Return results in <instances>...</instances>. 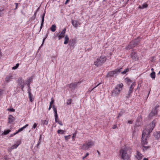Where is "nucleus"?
I'll return each mask as SVG.
<instances>
[{"instance_id": "nucleus-12", "label": "nucleus", "mask_w": 160, "mask_h": 160, "mask_svg": "<svg viewBox=\"0 0 160 160\" xmlns=\"http://www.w3.org/2000/svg\"><path fill=\"white\" fill-rule=\"evenodd\" d=\"M79 83V82L71 83L68 85L69 87L70 88H71L72 90L74 89Z\"/></svg>"}, {"instance_id": "nucleus-11", "label": "nucleus", "mask_w": 160, "mask_h": 160, "mask_svg": "<svg viewBox=\"0 0 160 160\" xmlns=\"http://www.w3.org/2000/svg\"><path fill=\"white\" fill-rule=\"evenodd\" d=\"M66 30V28H64L60 33L58 35V38L59 40H60L64 37L65 35Z\"/></svg>"}, {"instance_id": "nucleus-56", "label": "nucleus", "mask_w": 160, "mask_h": 160, "mask_svg": "<svg viewBox=\"0 0 160 160\" xmlns=\"http://www.w3.org/2000/svg\"><path fill=\"white\" fill-rule=\"evenodd\" d=\"M143 160H148V158H144L143 159Z\"/></svg>"}, {"instance_id": "nucleus-19", "label": "nucleus", "mask_w": 160, "mask_h": 160, "mask_svg": "<svg viewBox=\"0 0 160 160\" xmlns=\"http://www.w3.org/2000/svg\"><path fill=\"white\" fill-rule=\"evenodd\" d=\"M28 93L30 101L31 102H32L33 101V96H32L31 92L29 91H28Z\"/></svg>"}, {"instance_id": "nucleus-25", "label": "nucleus", "mask_w": 160, "mask_h": 160, "mask_svg": "<svg viewBox=\"0 0 160 160\" xmlns=\"http://www.w3.org/2000/svg\"><path fill=\"white\" fill-rule=\"evenodd\" d=\"M45 15V13H44L43 14V15L42 17V22H41V26H40V29H42V26L43 24V22H44V18Z\"/></svg>"}, {"instance_id": "nucleus-13", "label": "nucleus", "mask_w": 160, "mask_h": 160, "mask_svg": "<svg viewBox=\"0 0 160 160\" xmlns=\"http://www.w3.org/2000/svg\"><path fill=\"white\" fill-rule=\"evenodd\" d=\"M72 23L73 26L76 28H77L80 25V22L77 20H72Z\"/></svg>"}, {"instance_id": "nucleus-36", "label": "nucleus", "mask_w": 160, "mask_h": 160, "mask_svg": "<svg viewBox=\"0 0 160 160\" xmlns=\"http://www.w3.org/2000/svg\"><path fill=\"white\" fill-rule=\"evenodd\" d=\"M10 132V130H6L4 131V132H3V134L4 135H7Z\"/></svg>"}, {"instance_id": "nucleus-50", "label": "nucleus", "mask_w": 160, "mask_h": 160, "mask_svg": "<svg viewBox=\"0 0 160 160\" xmlns=\"http://www.w3.org/2000/svg\"><path fill=\"white\" fill-rule=\"evenodd\" d=\"M46 38H47V37H46V38H44L43 39V41H42V44L41 46L42 45H43V43H44V41H45V39H46Z\"/></svg>"}, {"instance_id": "nucleus-58", "label": "nucleus", "mask_w": 160, "mask_h": 160, "mask_svg": "<svg viewBox=\"0 0 160 160\" xmlns=\"http://www.w3.org/2000/svg\"><path fill=\"white\" fill-rule=\"evenodd\" d=\"M40 143H39V142H38V144H37V147H38V146H39V145H40Z\"/></svg>"}, {"instance_id": "nucleus-31", "label": "nucleus", "mask_w": 160, "mask_h": 160, "mask_svg": "<svg viewBox=\"0 0 160 160\" xmlns=\"http://www.w3.org/2000/svg\"><path fill=\"white\" fill-rule=\"evenodd\" d=\"M58 134H64L65 133V131L64 130L59 129L57 131Z\"/></svg>"}, {"instance_id": "nucleus-59", "label": "nucleus", "mask_w": 160, "mask_h": 160, "mask_svg": "<svg viewBox=\"0 0 160 160\" xmlns=\"http://www.w3.org/2000/svg\"><path fill=\"white\" fill-rule=\"evenodd\" d=\"M3 134V133H1V131L0 130V135H2Z\"/></svg>"}, {"instance_id": "nucleus-17", "label": "nucleus", "mask_w": 160, "mask_h": 160, "mask_svg": "<svg viewBox=\"0 0 160 160\" xmlns=\"http://www.w3.org/2000/svg\"><path fill=\"white\" fill-rule=\"evenodd\" d=\"M28 124H27L25 126L20 128L18 131H17L15 133H14V135H16L19 132H21L25 128L27 127L28 126Z\"/></svg>"}, {"instance_id": "nucleus-55", "label": "nucleus", "mask_w": 160, "mask_h": 160, "mask_svg": "<svg viewBox=\"0 0 160 160\" xmlns=\"http://www.w3.org/2000/svg\"><path fill=\"white\" fill-rule=\"evenodd\" d=\"M121 115H122V114H121L120 113H119L118 115V118L119 117H120Z\"/></svg>"}, {"instance_id": "nucleus-9", "label": "nucleus", "mask_w": 160, "mask_h": 160, "mask_svg": "<svg viewBox=\"0 0 160 160\" xmlns=\"http://www.w3.org/2000/svg\"><path fill=\"white\" fill-rule=\"evenodd\" d=\"M136 84L135 82H133L132 83L130 86V88L129 89V90L128 91V94L126 96V97L127 98H129L131 96V93L132 92L133 89L134 87L135 86Z\"/></svg>"}, {"instance_id": "nucleus-62", "label": "nucleus", "mask_w": 160, "mask_h": 160, "mask_svg": "<svg viewBox=\"0 0 160 160\" xmlns=\"http://www.w3.org/2000/svg\"><path fill=\"white\" fill-rule=\"evenodd\" d=\"M97 152L98 153L99 155L100 154V153L98 151V150L97 151Z\"/></svg>"}, {"instance_id": "nucleus-43", "label": "nucleus", "mask_w": 160, "mask_h": 160, "mask_svg": "<svg viewBox=\"0 0 160 160\" xmlns=\"http://www.w3.org/2000/svg\"><path fill=\"white\" fill-rule=\"evenodd\" d=\"M54 103V100L53 99H52V101H51V102H50V105H52L53 104V103Z\"/></svg>"}, {"instance_id": "nucleus-38", "label": "nucleus", "mask_w": 160, "mask_h": 160, "mask_svg": "<svg viewBox=\"0 0 160 160\" xmlns=\"http://www.w3.org/2000/svg\"><path fill=\"white\" fill-rule=\"evenodd\" d=\"M70 135L65 136L64 137H65V140L66 141H67L68 139H69L70 138Z\"/></svg>"}, {"instance_id": "nucleus-47", "label": "nucleus", "mask_w": 160, "mask_h": 160, "mask_svg": "<svg viewBox=\"0 0 160 160\" xmlns=\"http://www.w3.org/2000/svg\"><path fill=\"white\" fill-rule=\"evenodd\" d=\"M76 133H75L74 134H73L72 136V139H74V137L76 136Z\"/></svg>"}, {"instance_id": "nucleus-46", "label": "nucleus", "mask_w": 160, "mask_h": 160, "mask_svg": "<svg viewBox=\"0 0 160 160\" xmlns=\"http://www.w3.org/2000/svg\"><path fill=\"white\" fill-rule=\"evenodd\" d=\"M41 135H40L39 137V139L38 141V142L39 143H41Z\"/></svg>"}, {"instance_id": "nucleus-6", "label": "nucleus", "mask_w": 160, "mask_h": 160, "mask_svg": "<svg viewBox=\"0 0 160 160\" xmlns=\"http://www.w3.org/2000/svg\"><path fill=\"white\" fill-rule=\"evenodd\" d=\"M122 68H121L120 69H116L114 71H110L109 72L107 75V77H115L116 75L117 74V73L118 72H120L121 71Z\"/></svg>"}, {"instance_id": "nucleus-18", "label": "nucleus", "mask_w": 160, "mask_h": 160, "mask_svg": "<svg viewBox=\"0 0 160 160\" xmlns=\"http://www.w3.org/2000/svg\"><path fill=\"white\" fill-rule=\"evenodd\" d=\"M33 79V77H31L29 78L26 82V84H27L29 88H30V83L31 82V81Z\"/></svg>"}, {"instance_id": "nucleus-10", "label": "nucleus", "mask_w": 160, "mask_h": 160, "mask_svg": "<svg viewBox=\"0 0 160 160\" xmlns=\"http://www.w3.org/2000/svg\"><path fill=\"white\" fill-rule=\"evenodd\" d=\"M130 57L134 61H136L138 59V57L137 54L134 51L132 52L131 53L130 55Z\"/></svg>"}, {"instance_id": "nucleus-52", "label": "nucleus", "mask_w": 160, "mask_h": 160, "mask_svg": "<svg viewBox=\"0 0 160 160\" xmlns=\"http://www.w3.org/2000/svg\"><path fill=\"white\" fill-rule=\"evenodd\" d=\"M58 123L61 126H62L63 125L62 123L61 122H58Z\"/></svg>"}, {"instance_id": "nucleus-24", "label": "nucleus", "mask_w": 160, "mask_h": 160, "mask_svg": "<svg viewBox=\"0 0 160 160\" xmlns=\"http://www.w3.org/2000/svg\"><path fill=\"white\" fill-rule=\"evenodd\" d=\"M56 27L55 24L52 25L50 28V30L52 32H54L56 30Z\"/></svg>"}, {"instance_id": "nucleus-7", "label": "nucleus", "mask_w": 160, "mask_h": 160, "mask_svg": "<svg viewBox=\"0 0 160 160\" xmlns=\"http://www.w3.org/2000/svg\"><path fill=\"white\" fill-rule=\"evenodd\" d=\"M159 107V105H158L157 104L155 106V108H153L151 112L149 114V117L151 118L157 114L158 112L157 108Z\"/></svg>"}, {"instance_id": "nucleus-16", "label": "nucleus", "mask_w": 160, "mask_h": 160, "mask_svg": "<svg viewBox=\"0 0 160 160\" xmlns=\"http://www.w3.org/2000/svg\"><path fill=\"white\" fill-rule=\"evenodd\" d=\"M12 76L10 74L7 76L5 78V82L7 83L9 82L12 79Z\"/></svg>"}, {"instance_id": "nucleus-8", "label": "nucleus", "mask_w": 160, "mask_h": 160, "mask_svg": "<svg viewBox=\"0 0 160 160\" xmlns=\"http://www.w3.org/2000/svg\"><path fill=\"white\" fill-rule=\"evenodd\" d=\"M17 82L18 85L20 87L22 90H23L24 86L25 83L24 80H22V78H20L18 79Z\"/></svg>"}, {"instance_id": "nucleus-44", "label": "nucleus", "mask_w": 160, "mask_h": 160, "mask_svg": "<svg viewBox=\"0 0 160 160\" xmlns=\"http://www.w3.org/2000/svg\"><path fill=\"white\" fill-rule=\"evenodd\" d=\"M55 117V120L56 122H58V115H57V118H56V117Z\"/></svg>"}, {"instance_id": "nucleus-28", "label": "nucleus", "mask_w": 160, "mask_h": 160, "mask_svg": "<svg viewBox=\"0 0 160 160\" xmlns=\"http://www.w3.org/2000/svg\"><path fill=\"white\" fill-rule=\"evenodd\" d=\"M20 143V142H17V144H15L12 146V148H13V149L14 148H16L18 147Z\"/></svg>"}, {"instance_id": "nucleus-34", "label": "nucleus", "mask_w": 160, "mask_h": 160, "mask_svg": "<svg viewBox=\"0 0 160 160\" xmlns=\"http://www.w3.org/2000/svg\"><path fill=\"white\" fill-rule=\"evenodd\" d=\"M72 101V99H68L67 102V104L68 105H70L71 104Z\"/></svg>"}, {"instance_id": "nucleus-63", "label": "nucleus", "mask_w": 160, "mask_h": 160, "mask_svg": "<svg viewBox=\"0 0 160 160\" xmlns=\"http://www.w3.org/2000/svg\"><path fill=\"white\" fill-rule=\"evenodd\" d=\"M15 4L16 5V8H17V6H18V3H15Z\"/></svg>"}, {"instance_id": "nucleus-35", "label": "nucleus", "mask_w": 160, "mask_h": 160, "mask_svg": "<svg viewBox=\"0 0 160 160\" xmlns=\"http://www.w3.org/2000/svg\"><path fill=\"white\" fill-rule=\"evenodd\" d=\"M129 71V69L128 68H127L125 69L122 72V74H125L127 72Z\"/></svg>"}, {"instance_id": "nucleus-5", "label": "nucleus", "mask_w": 160, "mask_h": 160, "mask_svg": "<svg viewBox=\"0 0 160 160\" xmlns=\"http://www.w3.org/2000/svg\"><path fill=\"white\" fill-rule=\"evenodd\" d=\"M94 145V142L91 140H89L88 142H86L83 144L81 147L82 149L87 150L89 148L93 147Z\"/></svg>"}, {"instance_id": "nucleus-29", "label": "nucleus", "mask_w": 160, "mask_h": 160, "mask_svg": "<svg viewBox=\"0 0 160 160\" xmlns=\"http://www.w3.org/2000/svg\"><path fill=\"white\" fill-rule=\"evenodd\" d=\"M132 48H133V47L131 44V43H130V44L126 47L125 48L127 50H129Z\"/></svg>"}, {"instance_id": "nucleus-20", "label": "nucleus", "mask_w": 160, "mask_h": 160, "mask_svg": "<svg viewBox=\"0 0 160 160\" xmlns=\"http://www.w3.org/2000/svg\"><path fill=\"white\" fill-rule=\"evenodd\" d=\"M14 120V118L12 115H9L8 118V122L11 123Z\"/></svg>"}, {"instance_id": "nucleus-60", "label": "nucleus", "mask_w": 160, "mask_h": 160, "mask_svg": "<svg viewBox=\"0 0 160 160\" xmlns=\"http://www.w3.org/2000/svg\"><path fill=\"white\" fill-rule=\"evenodd\" d=\"M5 158L6 160H8V159L7 157H5Z\"/></svg>"}, {"instance_id": "nucleus-53", "label": "nucleus", "mask_w": 160, "mask_h": 160, "mask_svg": "<svg viewBox=\"0 0 160 160\" xmlns=\"http://www.w3.org/2000/svg\"><path fill=\"white\" fill-rule=\"evenodd\" d=\"M51 108H52L51 105H50L49 108H48V110H49L51 109Z\"/></svg>"}, {"instance_id": "nucleus-14", "label": "nucleus", "mask_w": 160, "mask_h": 160, "mask_svg": "<svg viewBox=\"0 0 160 160\" xmlns=\"http://www.w3.org/2000/svg\"><path fill=\"white\" fill-rule=\"evenodd\" d=\"M135 156L138 160H141L143 158V155L139 152L137 151Z\"/></svg>"}, {"instance_id": "nucleus-49", "label": "nucleus", "mask_w": 160, "mask_h": 160, "mask_svg": "<svg viewBox=\"0 0 160 160\" xmlns=\"http://www.w3.org/2000/svg\"><path fill=\"white\" fill-rule=\"evenodd\" d=\"M117 127V125H114L113 126L112 128H113V129H114L116 128Z\"/></svg>"}, {"instance_id": "nucleus-15", "label": "nucleus", "mask_w": 160, "mask_h": 160, "mask_svg": "<svg viewBox=\"0 0 160 160\" xmlns=\"http://www.w3.org/2000/svg\"><path fill=\"white\" fill-rule=\"evenodd\" d=\"M139 41L138 39L134 40L131 41L130 43L132 45L133 48L137 45L139 43Z\"/></svg>"}, {"instance_id": "nucleus-30", "label": "nucleus", "mask_w": 160, "mask_h": 160, "mask_svg": "<svg viewBox=\"0 0 160 160\" xmlns=\"http://www.w3.org/2000/svg\"><path fill=\"white\" fill-rule=\"evenodd\" d=\"M53 109L55 113V117H57L58 115L57 113V109L55 108L54 106H53Z\"/></svg>"}, {"instance_id": "nucleus-45", "label": "nucleus", "mask_w": 160, "mask_h": 160, "mask_svg": "<svg viewBox=\"0 0 160 160\" xmlns=\"http://www.w3.org/2000/svg\"><path fill=\"white\" fill-rule=\"evenodd\" d=\"M9 110L11 112H14L15 111V110L13 108H10L9 109Z\"/></svg>"}, {"instance_id": "nucleus-22", "label": "nucleus", "mask_w": 160, "mask_h": 160, "mask_svg": "<svg viewBox=\"0 0 160 160\" xmlns=\"http://www.w3.org/2000/svg\"><path fill=\"white\" fill-rule=\"evenodd\" d=\"M69 40V38L68 36L67 35L65 36V37L64 38V44H67L68 43Z\"/></svg>"}, {"instance_id": "nucleus-37", "label": "nucleus", "mask_w": 160, "mask_h": 160, "mask_svg": "<svg viewBox=\"0 0 160 160\" xmlns=\"http://www.w3.org/2000/svg\"><path fill=\"white\" fill-rule=\"evenodd\" d=\"M19 66V63H17L16 66L13 67L12 68V69H17Z\"/></svg>"}, {"instance_id": "nucleus-39", "label": "nucleus", "mask_w": 160, "mask_h": 160, "mask_svg": "<svg viewBox=\"0 0 160 160\" xmlns=\"http://www.w3.org/2000/svg\"><path fill=\"white\" fill-rule=\"evenodd\" d=\"M38 125V123H35L33 125L32 129H35L37 126Z\"/></svg>"}, {"instance_id": "nucleus-42", "label": "nucleus", "mask_w": 160, "mask_h": 160, "mask_svg": "<svg viewBox=\"0 0 160 160\" xmlns=\"http://www.w3.org/2000/svg\"><path fill=\"white\" fill-rule=\"evenodd\" d=\"M100 83H99L98 84L96 87H94V88H92L91 90H90V92H91L92 91L94 88H95L96 87H97L98 86Z\"/></svg>"}, {"instance_id": "nucleus-23", "label": "nucleus", "mask_w": 160, "mask_h": 160, "mask_svg": "<svg viewBox=\"0 0 160 160\" xmlns=\"http://www.w3.org/2000/svg\"><path fill=\"white\" fill-rule=\"evenodd\" d=\"M154 137L158 139L160 137V132H155L154 134Z\"/></svg>"}, {"instance_id": "nucleus-54", "label": "nucleus", "mask_w": 160, "mask_h": 160, "mask_svg": "<svg viewBox=\"0 0 160 160\" xmlns=\"http://www.w3.org/2000/svg\"><path fill=\"white\" fill-rule=\"evenodd\" d=\"M140 86H139V84H138V87H137V89H136V90L137 89H138V88H140Z\"/></svg>"}, {"instance_id": "nucleus-61", "label": "nucleus", "mask_w": 160, "mask_h": 160, "mask_svg": "<svg viewBox=\"0 0 160 160\" xmlns=\"http://www.w3.org/2000/svg\"><path fill=\"white\" fill-rule=\"evenodd\" d=\"M15 135H14V133L12 134H11L10 136V137H12L13 136Z\"/></svg>"}, {"instance_id": "nucleus-3", "label": "nucleus", "mask_w": 160, "mask_h": 160, "mask_svg": "<svg viewBox=\"0 0 160 160\" xmlns=\"http://www.w3.org/2000/svg\"><path fill=\"white\" fill-rule=\"evenodd\" d=\"M123 86V84L122 83L117 85L111 92V95L112 97H115L119 95L122 89Z\"/></svg>"}, {"instance_id": "nucleus-4", "label": "nucleus", "mask_w": 160, "mask_h": 160, "mask_svg": "<svg viewBox=\"0 0 160 160\" xmlns=\"http://www.w3.org/2000/svg\"><path fill=\"white\" fill-rule=\"evenodd\" d=\"M106 60V57L104 55H102L98 57L95 61L94 64L97 67L100 66L105 62Z\"/></svg>"}, {"instance_id": "nucleus-40", "label": "nucleus", "mask_w": 160, "mask_h": 160, "mask_svg": "<svg viewBox=\"0 0 160 160\" xmlns=\"http://www.w3.org/2000/svg\"><path fill=\"white\" fill-rule=\"evenodd\" d=\"M13 148H12V146H11L10 147V148H8V151L9 152H11L12 150H13Z\"/></svg>"}, {"instance_id": "nucleus-41", "label": "nucleus", "mask_w": 160, "mask_h": 160, "mask_svg": "<svg viewBox=\"0 0 160 160\" xmlns=\"http://www.w3.org/2000/svg\"><path fill=\"white\" fill-rule=\"evenodd\" d=\"M89 155V153H88H88H87L86 154V155H85L84 157H83L82 158V159H84V158H86L87 156H88V155Z\"/></svg>"}, {"instance_id": "nucleus-57", "label": "nucleus", "mask_w": 160, "mask_h": 160, "mask_svg": "<svg viewBox=\"0 0 160 160\" xmlns=\"http://www.w3.org/2000/svg\"><path fill=\"white\" fill-rule=\"evenodd\" d=\"M150 91V89L149 90V91H148V97L149 96V95Z\"/></svg>"}, {"instance_id": "nucleus-26", "label": "nucleus", "mask_w": 160, "mask_h": 160, "mask_svg": "<svg viewBox=\"0 0 160 160\" xmlns=\"http://www.w3.org/2000/svg\"><path fill=\"white\" fill-rule=\"evenodd\" d=\"M148 4L146 3H144L141 6H139V8L141 9H143L147 7Z\"/></svg>"}, {"instance_id": "nucleus-33", "label": "nucleus", "mask_w": 160, "mask_h": 160, "mask_svg": "<svg viewBox=\"0 0 160 160\" xmlns=\"http://www.w3.org/2000/svg\"><path fill=\"white\" fill-rule=\"evenodd\" d=\"M48 122L46 120H43L41 121L42 124L43 125H47Z\"/></svg>"}, {"instance_id": "nucleus-27", "label": "nucleus", "mask_w": 160, "mask_h": 160, "mask_svg": "<svg viewBox=\"0 0 160 160\" xmlns=\"http://www.w3.org/2000/svg\"><path fill=\"white\" fill-rule=\"evenodd\" d=\"M150 76L152 79H154L155 78L156 76L155 72H152V73H150Z\"/></svg>"}, {"instance_id": "nucleus-21", "label": "nucleus", "mask_w": 160, "mask_h": 160, "mask_svg": "<svg viewBox=\"0 0 160 160\" xmlns=\"http://www.w3.org/2000/svg\"><path fill=\"white\" fill-rule=\"evenodd\" d=\"M125 82L128 85H129L132 82V81L128 78H126L125 79Z\"/></svg>"}, {"instance_id": "nucleus-1", "label": "nucleus", "mask_w": 160, "mask_h": 160, "mask_svg": "<svg viewBox=\"0 0 160 160\" xmlns=\"http://www.w3.org/2000/svg\"><path fill=\"white\" fill-rule=\"evenodd\" d=\"M155 126V122L153 121L152 123L147 126L146 128L143 130L142 134V144L146 145L147 144V138L149 137L150 133L152 132Z\"/></svg>"}, {"instance_id": "nucleus-51", "label": "nucleus", "mask_w": 160, "mask_h": 160, "mask_svg": "<svg viewBox=\"0 0 160 160\" xmlns=\"http://www.w3.org/2000/svg\"><path fill=\"white\" fill-rule=\"evenodd\" d=\"M70 0H66V1L65 3V4H67V3Z\"/></svg>"}, {"instance_id": "nucleus-32", "label": "nucleus", "mask_w": 160, "mask_h": 160, "mask_svg": "<svg viewBox=\"0 0 160 160\" xmlns=\"http://www.w3.org/2000/svg\"><path fill=\"white\" fill-rule=\"evenodd\" d=\"M150 147L147 146H143L142 148V149L143 151H144L145 150H146L148 149H149L150 148Z\"/></svg>"}, {"instance_id": "nucleus-48", "label": "nucleus", "mask_w": 160, "mask_h": 160, "mask_svg": "<svg viewBox=\"0 0 160 160\" xmlns=\"http://www.w3.org/2000/svg\"><path fill=\"white\" fill-rule=\"evenodd\" d=\"M132 122L131 120H129L128 121V123L129 124H131L132 123Z\"/></svg>"}, {"instance_id": "nucleus-64", "label": "nucleus", "mask_w": 160, "mask_h": 160, "mask_svg": "<svg viewBox=\"0 0 160 160\" xmlns=\"http://www.w3.org/2000/svg\"><path fill=\"white\" fill-rule=\"evenodd\" d=\"M153 70H154V69H153V68H151V71H152L153 72Z\"/></svg>"}, {"instance_id": "nucleus-2", "label": "nucleus", "mask_w": 160, "mask_h": 160, "mask_svg": "<svg viewBox=\"0 0 160 160\" xmlns=\"http://www.w3.org/2000/svg\"><path fill=\"white\" fill-rule=\"evenodd\" d=\"M131 150L128 148H121L119 151L121 158L123 160H131Z\"/></svg>"}]
</instances>
